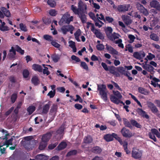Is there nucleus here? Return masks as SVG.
I'll list each match as a JSON object with an SVG mask.
<instances>
[{
    "label": "nucleus",
    "instance_id": "1",
    "mask_svg": "<svg viewBox=\"0 0 160 160\" xmlns=\"http://www.w3.org/2000/svg\"><path fill=\"white\" fill-rule=\"evenodd\" d=\"M97 90L99 91V94L102 98L106 102L108 100L107 90L106 86L104 84H97Z\"/></svg>",
    "mask_w": 160,
    "mask_h": 160
},
{
    "label": "nucleus",
    "instance_id": "2",
    "mask_svg": "<svg viewBox=\"0 0 160 160\" xmlns=\"http://www.w3.org/2000/svg\"><path fill=\"white\" fill-rule=\"evenodd\" d=\"M142 152L139 149L133 148L132 152V157L135 159H140L142 156Z\"/></svg>",
    "mask_w": 160,
    "mask_h": 160
},
{
    "label": "nucleus",
    "instance_id": "3",
    "mask_svg": "<svg viewBox=\"0 0 160 160\" xmlns=\"http://www.w3.org/2000/svg\"><path fill=\"white\" fill-rule=\"evenodd\" d=\"M118 72L122 75H124L128 77V79L130 81H132L133 78L132 77H130L129 75H131L130 73L128 71H125V69L123 67H120L117 68Z\"/></svg>",
    "mask_w": 160,
    "mask_h": 160
},
{
    "label": "nucleus",
    "instance_id": "4",
    "mask_svg": "<svg viewBox=\"0 0 160 160\" xmlns=\"http://www.w3.org/2000/svg\"><path fill=\"white\" fill-rule=\"evenodd\" d=\"M70 15L68 14H65L61 19V21L62 23L69 24L71 21L73 20V17L72 16L70 17Z\"/></svg>",
    "mask_w": 160,
    "mask_h": 160
},
{
    "label": "nucleus",
    "instance_id": "5",
    "mask_svg": "<svg viewBox=\"0 0 160 160\" xmlns=\"http://www.w3.org/2000/svg\"><path fill=\"white\" fill-rule=\"evenodd\" d=\"M148 107L150 109L152 112L155 114L157 115V113H158V110L156 106L152 102H147Z\"/></svg>",
    "mask_w": 160,
    "mask_h": 160
},
{
    "label": "nucleus",
    "instance_id": "6",
    "mask_svg": "<svg viewBox=\"0 0 160 160\" xmlns=\"http://www.w3.org/2000/svg\"><path fill=\"white\" fill-rule=\"evenodd\" d=\"M137 8L140 13H142L145 16H148L149 12L147 9L140 3H138L137 4Z\"/></svg>",
    "mask_w": 160,
    "mask_h": 160
},
{
    "label": "nucleus",
    "instance_id": "7",
    "mask_svg": "<svg viewBox=\"0 0 160 160\" xmlns=\"http://www.w3.org/2000/svg\"><path fill=\"white\" fill-rule=\"evenodd\" d=\"M130 8L129 4H123L118 5L117 10L119 12H125L128 11Z\"/></svg>",
    "mask_w": 160,
    "mask_h": 160
},
{
    "label": "nucleus",
    "instance_id": "8",
    "mask_svg": "<svg viewBox=\"0 0 160 160\" xmlns=\"http://www.w3.org/2000/svg\"><path fill=\"white\" fill-rule=\"evenodd\" d=\"M149 5L151 8H155L160 11V3L157 0H152L150 2Z\"/></svg>",
    "mask_w": 160,
    "mask_h": 160
},
{
    "label": "nucleus",
    "instance_id": "9",
    "mask_svg": "<svg viewBox=\"0 0 160 160\" xmlns=\"http://www.w3.org/2000/svg\"><path fill=\"white\" fill-rule=\"evenodd\" d=\"M145 56V54L144 52L143 51H141L140 52H135L133 54V57L139 60L142 59Z\"/></svg>",
    "mask_w": 160,
    "mask_h": 160
},
{
    "label": "nucleus",
    "instance_id": "10",
    "mask_svg": "<svg viewBox=\"0 0 160 160\" xmlns=\"http://www.w3.org/2000/svg\"><path fill=\"white\" fill-rule=\"evenodd\" d=\"M121 132L123 136L125 138H130L133 135L129 130L124 127L122 129Z\"/></svg>",
    "mask_w": 160,
    "mask_h": 160
},
{
    "label": "nucleus",
    "instance_id": "11",
    "mask_svg": "<svg viewBox=\"0 0 160 160\" xmlns=\"http://www.w3.org/2000/svg\"><path fill=\"white\" fill-rule=\"evenodd\" d=\"M136 112L138 113L139 115L141 116L143 118L147 119H149V116L147 114V112L143 110L142 108H138L136 110Z\"/></svg>",
    "mask_w": 160,
    "mask_h": 160
},
{
    "label": "nucleus",
    "instance_id": "12",
    "mask_svg": "<svg viewBox=\"0 0 160 160\" xmlns=\"http://www.w3.org/2000/svg\"><path fill=\"white\" fill-rule=\"evenodd\" d=\"M53 132L52 131L43 135L42 138V141L47 143L50 139Z\"/></svg>",
    "mask_w": 160,
    "mask_h": 160
},
{
    "label": "nucleus",
    "instance_id": "13",
    "mask_svg": "<svg viewBox=\"0 0 160 160\" xmlns=\"http://www.w3.org/2000/svg\"><path fill=\"white\" fill-rule=\"evenodd\" d=\"M25 138L28 141L27 143L25 144V146L26 147H28V149H30L31 148H32V147H33V144L34 142V140H29L30 139L29 137H25Z\"/></svg>",
    "mask_w": 160,
    "mask_h": 160
},
{
    "label": "nucleus",
    "instance_id": "14",
    "mask_svg": "<svg viewBox=\"0 0 160 160\" xmlns=\"http://www.w3.org/2000/svg\"><path fill=\"white\" fill-rule=\"evenodd\" d=\"M78 7L79 12H81L84 13V10L87 9L86 5L83 4L81 1H80L78 3Z\"/></svg>",
    "mask_w": 160,
    "mask_h": 160
},
{
    "label": "nucleus",
    "instance_id": "15",
    "mask_svg": "<svg viewBox=\"0 0 160 160\" xmlns=\"http://www.w3.org/2000/svg\"><path fill=\"white\" fill-rule=\"evenodd\" d=\"M116 98V97L113 95H111V101L113 103L115 104H118L119 103L123 104V105H125V103L123 102L122 101H121Z\"/></svg>",
    "mask_w": 160,
    "mask_h": 160
},
{
    "label": "nucleus",
    "instance_id": "16",
    "mask_svg": "<svg viewBox=\"0 0 160 160\" xmlns=\"http://www.w3.org/2000/svg\"><path fill=\"white\" fill-rule=\"evenodd\" d=\"M32 69L34 71L42 72V66L38 64H34L32 65Z\"/></svg>",
    "mask_w": 160,
    "mask_h": 160
},
{
    "label": "nucleus",
    "instance_id": "17",
    "mask_svg": "<svg viewBox=\"0 0 160 160\" xmlns=\"http://www.w3.org/2000/svg\"><path fill=\"white\" fill-rule=\"evenodd\" d=\"M138 92L145 95H148L150 93V92L149 90L141 87L138 88Z\"/></svg>",
    "mask_w": 160,
    "mask_h": 160
},
{
    "label": "nucleus",
    "instance_id": "18",
    "mask_svg": "<svg viewBox=\"0 0 160 160\" xmlns=\"http://www.w3.org/2000/svg\"><path fill=\"white\" fill-rule=\"evenodd\" d=\"M117 70V68L114 66H111V73L115 75L117 77H118L120 76V74Z\"/></svg>",
    "mask_w": 160,
    "mask_h": 160
},
{
    "label": "nucleus",
    "instance_id": "19",
    "mask_svg": "<svg viewBox=\"0 0 160 160\" xmlns=\"http://www.w3.org/2000/svg\"><path fill=\"white\" fill-rule=\"evenodd\" d=\"M67 146V143L64 142H62L56 148L58 150H61L65 148Z\"/></svg>",
    "mask_w": 160,
    "mask_h": 160
},
{
    "label": "nucleus",
    "instance_id": "20",
    "mask_svg": "<svg viewBox=\"0 0 160 160\" xmlns=\"http://www.w3.org/2000/svg\"><path fill=\"white\" fill-rule=\"evenodd\" d=\"M92 152L96 154L100 153L102 150L101 148L98 146H95L93 147L91 149Z\"/></svg>",
    "mask_w": 160,
    "mask_h": 160
},
{
    "label": "nucleus",
    "instance_id": "21",
    "mask_svg": "<svg viewBox=\"0 0 160 160\" xmlns=\"http://www.w3.org/2000/svg\"><path fill=\"white\" fill-rule=\"evenodd\" d=\"M143 68L148 72H152L154 69V68L149 64H146L142 66Z\"/></svg>",
    "mask_w": 160,
    "mask_h": 160
},
{
    "label": "nucleus",
    "instance_id": "22",
    "mask_svg": "<svg viewBox=\"0 0 160 160\" xmlns=\"http://www.w3.org/2000/svg\"><path fill=\"white\" fill-rule=\"evenodd\" d=\"M122 18L124 23L127 25L130 24L132 22L131 21L128 16H123Z\"/></svg>",
    "mask_w": 160,
    "mask_h": 160
},
{
    "label": "nucleus",
    "instance_id": "23",
    "mask_svg": "<svg viewBox=\"0 0 160 160\" xmlns=\"http://www.w3.org/2000/svg\"><path fill=\"white\" fill-rule=\"evenodd\" d=\"M32 83L35 86H37L40 83V81L38 78L36 76L33 77L32 79Z\"/></svg>",
    "mask_w": 160,
    "mask_h": 160
},
{
    "label": "nucleus",
    "instance_id": "24",
    "mask_svg": "<svg viewBox=\"0 0 160 160\" xmlns=\"http://www.w3.org/2000/svg\"><path fill=\"white\" fill-rule=\"evenodd\" d=\"M92 140V137L90 135H88L87 136L85 137L83 139V142L85 143L89 144L91 143Z\"/></svg>",
    "mask_w": 160,
    "mask_h": 160
},
{
    "label": "nucleus",
    "instance_id": "25",
    "mask_svg": "<svg viewBox=\"0 0 160 160\" xmlns=\"http://www.w3.org/2000/svg\"><path fill=\"white\" fill-rule=\"evenodd\" d=\"M70 26V25H64L61 28V30L64 34H66L67 32H69V28Z\"/></svg>",
    "mask_w": 160,
    "mask_h": 160
},
{
    "label": "nucleus",
    "instance_id": "26",
    "mask_svg": "<svg viewBox=\"0 0 160 160\" xmlns=\"http://www.w3.org/2000/svg\"><path fill=\"white\" fill-rule=\"evenodd\" d=\"M123 123L126 127L129 128L131 129L132 128V127L131 124V121L130 122L126 118H123Z\"/></svg>",
    "mask_w": 160,
    "mask_h": 160
},
{
    "label": "nucleus",
    "instance_id": "27",
    "mask_svg": "<svg viewBox=\"0 0 160 160\" xmlns=\"http://www.w3.org/2000/svg\"><path fill=\"white\" fill-rule=\"evenodd\" d=\"M128 143L126 141H124L123 144L122 145L124 150L126 152L127 154H129L130 153V151L128 148Z\"/></svg>",
    "mask_w": 160,
    "mask_h": 160
},
{
    "label": "nucleus",
    "instance_id": "28",
    "mask_svg": "<svg viewBox=\"0 0 160 160\" xmlns=\"http://www.w3.org/2000/svg\"><path fill=\"white\" fill-rule=\"evenodd\" d=\"M131 123L132 125L137 128H142V126L135 120L131 119Z\"/></svg>",
    "mask_w": 160,
    "mask_h": 160
},
{
    "label": "nucleus",
    "instance_id": "29",
    "mask_svg": "<svg viewBox=\"0 0 160 160\" xmlns=\"http://www.w3.org/2000/svg\"><path fill=\"white\" fill-rule=\"evenodd\" d=\"M78 15L82 22L83 23H85L86 20V15L83 13L81 12H80Z\"/></svg>",
    "mask_w": 160,
    "mask_h": 160
},
{
    "label": "nucleus",
    "instance_id": "30",
    "mask_svg": "<svg viewBox=\"0 0 160 160\" xmlns=\"http://www.w3.org/2000/svg\"><path fill=\"white\" fill-rule=\"evenodd\" d=\"M50 105L49 104H46L42 108V113L43 114H47L49 109Z\"/></svg>",
    "mask_w": 160,
    "mask_h": 160
},
{
    "label": "nucleus",
    "instance_id": "31",
    "mask_svg": "<svg viewBox=\"0 0 160 160\" xmlns=\"http://www.w3.org/2000/svg\"><path fill=\"white\" fill-rule=\"evenodd\" d=\"M71 9L75 14L79 15L80 12L78 8H77V7L73 5H72L71 6Z\"/></svg>",
    "mask_w": 160,
    "mask_h": 160
},
{
    "label": "nucleus",
    "instance_id": "32",
    "mask_svg": "<svg viewBox=\"0 0 160 160\" xmlns=\"http://www.w3.org/2000/svg\"><path fill=\"white\" fill-rule=\"evenodd\" d=\"M112 136L116 140L118 141L121 145H122L123 144V141H122L121 138L118 137L117 134L114 133H112Z\"/></svg>",
    "mask_w": 160,
    "mask_h": 160
},
{
    "label": "nucleus",
    "instance_id": "33",
    "mask_svg": "<svg viewBox=\"0 0 160 160\" xmlns=\"http://www.w3.org/2000/svg\"><path fill=\"white\" fill-rule=\"evenodd\" d=\"M64 126H61L56 131V135H60L64 132Z\"/></svg>",
    "mask_w": 160,
    "mask_h": 160
},
{
    "label": "nucleus",
    "instance_id": "34",
    "mask_svg": "<svg viewBox=\"0 0 160 160\" xmlns=\"http://www.w3.org/2000/svg\"><path fill=\"white\" fill-rule=\"evenodd\" d=\"M47 145V143L42 141L40 143L39 146V149L40 150H44L46 147Z\"/></svg>",
    "mask_w": 160,
    "mask_h": 160
},
{
    "label": "nucleus",
    "instance_id": "35",
    "mask_svg": "<svg viewBox=\"0 0 160 160\" xmlns=\"http://www.w3.org/2000/svg\"><path fill=\"white\" fill-rule=\"evenodd\" d=\"M35 110V107L33 106H29L27 109L29 115L31 114Z\"/></svg>",
    "mask_w": 160,
    "mask_h": 160
},
{
    "label": "nucleus",
    "instance_id": "36",
    "mask_svg": "<svg viewBox=\"0 0 160 160\" xmlns=\"http://www.w3.org/2000/svg\"><path fill=\"white\" fill-rule=\"evenodd\" d=\"M122 40L121 39H119L115 41L114 42L117 44H118V46L122 48H124V45L122 43Z\"/></svg>",
    "mask_w": 160,
    "mask_h": 160
},
{
    "label": "nucleus",
    "instance_id": "37",
    "mask_svg": "<svg viewBox=\"0 0 160 160\" xmlns=\"http://www.w3.org/2000/svg\"><path fill=\"white\" fill-rule=\"evenodd\" d=\"M51 57L52 60L54 62H58L60 59V56L58 54L53 55Z\"/></svg>",
    "mask_w": 160,
    "mask_h": 160
},
{
    "label": "nucleus",
    "instance_id": "38",
    "mask_svg": "<svg viewBox=\"0 0 160 160\" xmlns=\"http://www.w3.org/2000/svg\"><path fill=\"white\" fill-rule=\"evenodd\" d=\"M12 141L13 138H11L8 140H7L5 141V142L3 143V145L4 146L6 145V148H8V147L9 145H12Z\"/></svg>",
    "mask_w": 160,
    "mask_h": 160
},
{
    "label": "nucleus",
    "instance_id": "39",
    "mask_svg": "<svg viewBox=\"0 0 160 160\" xmlns=\"http://www.w3.org/2000/svg\"><path fill=\"white\" fill-rule=\"evenodd\" d=\"M77 153V151L76 150H73L70 151L68 152L66 155L67 157H69L72 155H75Z\"/></svg>",
    "mask_w": 160,
    "mask_h": 160
},
{
    "label": "nucleus",
    "instance_id": "40",
    "mask_svg": "<svg viewBox=\"0 0 160 160\" xmlns=\"http://www.w3.org/2000/svg\"><path fill=\"white\" fill-rule=\"evenodd\" d=\"M113 92L114 95H115L114 96L115 97V96H116V98H118V99H121L122 98V95L118 91H113Z\"/></svg>",
    "mask_w": 160,
    "mask_h": 160
},
{
    "label": "nucleus",
    "instance_id": "41",
    "mask_svg": "<svg viewBox=\"0 0 160 160\" xmlns=\"http://www.w3.org/2000/svg\"><path fill=\"white\" fill-rule=\"evenodd\" d=\"M151 132L155 135L158 138H160V133L158 130L155 128H153L151 129Z\"/></svg>",
    "mask_w": 160,
    "mask_h": 160
},
{
    "label": "nucleus",
    "instance_id": "42",
    "mask_svg": "<svg viewBox=\"0 0 160 160\" xmlns=\"http://www.w3.org/2000/svg\"><path fill=\"white\" fill-rule=\"evenodd\" d=\"M16 51L19 53L21 55L24 54V50L22 49V48L18 45L16 46Z\"/></svg>",
    "mask_w": 160,
    "mask_h": 160
},
{
    "label": "nucleus",
    "instance_id": "43",
    "mask_svg": "<svg viewBox=\"0 0 160 160\" xmlns=\"http://www.w3.org/2000/svg\"><path fill=\"white\" fill-rule=\"evenodd\" d=\"M150 38L152 40L156 41L159 40V38L157 35L154 33L151 34L150 36Z\"/></svg>",
    "mask_w": 160,
    "mask_h": 160
},
{
    "label": "nucleus",
    "instance_id": "44",
    "mask_svg": "<svg viewBox=\"0 0 160 160\" xmlns=\"http://www.w3.org/2000/svg\"><path fill=\"white\" fill-rule=\"evenodd\" d=\"M71 58L72 60H74L75 61V62H73V63H76L81 61L80 59L78 57L74 55H72L71 57Z\"/></svg>",
    "mask_w": 160,
    "mask_h": 160
},
{
    "label": "nucleus",
    "instance_id": "45",
    "mask_svg": "<svg viewBox=\"0 0 160 160\" xmlns=\"http://www.w3.org/2000/svg\"><path fill=\"white\" fill-rule=\"evenodd\" d=\"M17 98V94L14 93L12 94L11 97V102L12 103H14Z\"/></svg>",
    "mask_w": 160,
    "mask_h": 160
},
{
    "label": "nucleus",
    "instance_id": "46",
    "mask_svg": "<svg viewBox=\"0 0 160 160\" xmlns=\"http://www.w3.org/2000/svg\"><path fill=\"white\" fill-rule=\"evenodd\" d=\"M154 135L151 132L148 133V136L149 138L153 140L154 142H156L157 141Z\"/></svg>",
    "mask_w": 160,
    "mask_h": 160
},
{
    "label": "nucleus",
    "instance_id": "47",
    "mask_svg": "<svg viewBox=\"0 0 160 160\" xmlns=\"http://www.w3.org/2000/svg\"><path fill=\"white\" fill-rule=\"evenodd\" d=\"M48 4L52 7H54L56 5V3L55 1L53 0H48Z\"/></svg>",
    "mask_w": 160,
    "mask_h": 160
},
{
    "label": "nucleus",
    "instance_id": "48",
    "mask_svg": "<svg viewBox=\"0 0 160 160\" xmlns=\"http://www.w3.org/2000/svg\"><path fill=\"white\" fill-rule=\"evenodd\" d=\"M22 74L23 78H27L28 77L29 74V72L27 69H24L23 71Z\"/></svg>",
    "mask_w": 160,
    "mask_h": 160
},
{
    "label": "nucleus",
    "instance_id": "49",
    "mask_svg": "<svg viewBox=\"0 0 160 160\" xmlns=\"http://www.w3.org/2000/svg\"><path fill=\"white\" fill-rule=\"evenodd\" d=\"M43 38L46 40L50 42H51L53 40L52 37L47 34L44 35L43 36Z\"/></svg>",
    "mask_w": 160,
    "mask_h": 160
},
{
    "label": "nucleus",
    "instance_id": "50",
    "mask_svg": "<svg viewBox=\"0 0 160 160\" xmlns=\"http://www.w3.org/2000/svg\"><path fill=\"white\" fill-rule=\"evenodd\" d=\"M80 66L86 70H88V66L85 62H81Z\"/></svg>",
    "mask_w": 160,
    "mask_h": 160
},
{
    "label": "nucleus",
    "instance_id": "51",
    "mask_svg": "<svg viewBox=\"0 0 160 160\" xmlns=\"http://www.w3.org/2000/svg\"><path fill=\"white\" fill-rule=\"evenodd\" d=\"M119 34L114 33L113 34L111 35V40L113 41L116 39L119 38Z\"/></svg>",
    "mask_w": 160,
    "mask_h": 160
},
{
    "label": "nucleus",
    "instance_id": "52",
    "mask_svg": "<svg viewBox=\"0 0 160 160\" xmlns=\"http://www.w3.org/2000/svg\"><path fill=\"white\" fill-rule=\"evenodd\" d=\"M87 28H89L90 27V25H91V31H92L94 30L95 28V26L94 24L93 23L89 22H87Z\"/></svg>",
    "mask_w": 160,
    "mask_h": 160
},
{
    "label": "nucleus",
    "instance_id": "53",
    "mask_svg": "<svg viewBox=\"0 0 160 160\" xmlns=\"http://www.w3.org/2000/svg\"><path fill=\"white\" fill-rule=\"evenodd\" d=\"M57 11L55 9H52L49 10V14L52 16H55L57 14Z\"/></svg>",
    "mask_w": 160,
    "mask_h": 160
},
{
    "label": "nucleus",
    "instance_id": "54",
    "mask_svg": "<svg viewBox=\"0 0 160 160\" xmlns=\"http://www.w3.org/2000/svg\"><path fill=\"white\" fill-rule=\"evenodd\" d=\"M105 31L108 38L110 39V27H108L105 29Z\"/></svg>",
    "mask_w": 160,
    "mask_h": 160
},
{
    "label": "nucleus",
    "instance_id": "55",
    "mask_svg": "<svg viewBox=\"0 0 160 160\" xmlns=\"http://www.w3.org/2000/svg\"><path fill=\"white\" fill-rule=\"evenodd\" d=\"M56 93V90H53V91H50L47 94V95L49 96L50 98H52L55 96Z\"/></svg>",
    "mask_w": 160,
    "mask_h": 160
},
{
    "label": "nucleus",
    "instance_id": "56",
    "mask_svg": "<svg viewBox=\"0 0 160 160\" xmlns=\"http://www.w3.org/2000/svg\"><path fill=\"white\" fill-rule=\"evenodd\" d=\"M44 156L40 154L37 155L35 157V158L37 160H45V159H44Z\"/></svg>",
    "mask_w": 160,
    "mask_h": 160
},
{
    "label": "nucleus",
    "instance_id": "57",
    "mask_svg": "<svg viewBox=\"0 0 160 160\" xmlns=\"http://www.w3.org/2000/svg\"><path fill=\"white\" fill-rule=\"evenodd\" d=\"M58 144V143L57 142H55L54 143H51L48 145V149L49 150H52L56 147Z\"/></svg>",
    "mask_w": 160,
    "mask_h": 160
},
{
    "label": "nucleus",
    "instance_id": "58",
    "mask_svg": "<svg viewBox=\"0 0 160 160\" xmlns=\"http://www.w3.org/2000/svg\"><path fill=\"white\" fill-rule=\"evenodd\" d=\"M20 28L21 30L22 31L26 32L27 31L26 26L25 25H24L22 23H21L19 24Z\"/></svg>",
    "mask_w": 160,
    "mask_h": 160
},
{
    "label": "nucleus",
    "instance_id": "59",
    "mask_svg": "<svg viewBox=\"0 0 160 160\" xmlns=\"http://www.w3.org/2000/svg\"><path fill=\"white\" fill-rule=\"evenodd\" d=\"M88 15L90 18L92 19L94 22H95L96 20H97V18L95 17V14L93 12H91L89 13Z\"/></svg>",
    "mask_w": 160,
    "mask_h": 160
},
{
    "label": "nucleus",
    "instance_id": "60",
    "mask_svg": "<svg viewBox=\"0 0 160 160\" xmlns=\"http://www.w3.org/2000/svg\"><path fill=\"white\" fill-rule=\"evenodd\" d=\"M44 23L46 25L49 24L51 22V20L48 18H44L42 19Z\"/></svg>",
    "mask_w": 160,
    "mask_h": 160
},
{
    "label": "nucleus",
    "instance_id": "61",
    "mask_svg": "<svg viewBox=\"0 0 160 160\" xmlns=\"http://www.w3.org/2000/svg\"><path fill=\"white\" fill-rule=\"evenodd\" d=\"M48 69L47 67H44V69L42 70V72L43 74H46L47 75H48L50 74V72L48 70Z\"/></svg>",
    "mask_w": 160,
    "mask_h": 160
},
{
    "label": "nucleus",
    "instance_id": "62",
    "mask_svg": "<svg viewBox=\"0 0 160 160\" xmlns=\"http://www.w3.org/2000/svg\"><path fill=\"white\" fill-rule=\"evenodd\" d=\"M51 43L53 46L58 48H59L60 46L59 44L53 41V40L51 41Z\"/></svg>",
    "mask_w": 160,
    "mask_h": 160
},
{
    "label": "nucleus",
    "instance_id": "63",
    "mask_svg": "<svg viewBox=\"0 0 160 160\" xmlns=\"http://www.w3.org/2000/svg\"><path fill=\"white\" fill-rule=\"evenodd\" d=\"M126 48H128V52L130 53H132L133 52V48L131 46V45L128 44L127 45L125 46Z\"/></svg>",
    "mask_w": 160,
    "mask_h": 160
},
{
    "label": "nucleus",
    "instance_id": "64",
    "mask_svg": "<svg viewBox=\"0 0 160 160\" xmlns=\"http://www.w3.org/2000/svg\"><path fill=\"white\" fill-rule=\"evenodd\" d=\"M97 48L98 50L101 51L104 49V46L102 44H99L97 45Z\"/></svg>",
    "mask_w": 160,
    "mask_h": 160
}]
</instances>
